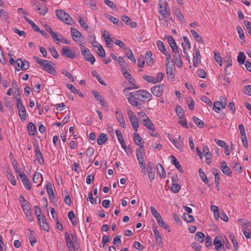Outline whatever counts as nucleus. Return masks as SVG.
I'll return each instance as SVG.
<instances>
[{"label":"nucleus","instance_id":"nucleus-61","mask_svg":"<svg viewBox=\"0 0 251 251\" xmlns=\"http://www.w3.org/2000/svg\"><path fill=\"white\" fill-rule=\"evenodd\" d=\"M183 218L184 220L187 223H191L194 221V218L189 214H183Z\"/></svg>","mask_w":251,"mask_h":251},{"label":"nucleus","instance_id":"nucleus-60","mask_svg":"<svg viewBox=\"0 0 251 251\" xmlns=\"http://www.w3.org/2000/svg\"><path fill=\"white\" fill-rule=\"evenodd\" d=\"M193 121L199 127L201 128L203 127L204 123L201 119L196 117H193Z\"/></svg>","mask_w":251,"mask_h":251},{"label":"nucleus","instance_id":"nucleus-64","mask_svg":"<svg viewBox=\"0 0 251 251\" xmlns=\"http://www.w3.org/2000/svg\"><path fill=\"white\" fill-rule=\"evenodd\" d=\"M143 78L148 82L156 83L155 76L145 75L143 76Z\"/></svg>","mask_w":251,"mask_h":251},{"label":"nucleus","instance_id":"nucleus-50","mask_svg":"<svg viewBox=\"0 0 251 251\" xmlns=\"http://www.w3.org/2000/svg\"><path fill=\"white\" fill-rule=\"evenodd\" d=\"M238 223L239 224L242 225V228L251 226V222H249L245 219H240L238 220Z\"/></svg>","mask_w":251,"mask_h":251},{"label":"nucleus","instance_id":"nucleus-1","mask_svg":"<svg viewBox=\"0 0 251 251\" xmlns=\"http://www.w3.org/2000/svg\"><path fill=\"white\" fill-rule=\"evenodd\" d=\"M124 95L127 96L128 102L133 106L140 108L142 102H148L152 99V95L145 90H139L127 94L126 90L123 91Z\"/></svg>","mask_w":251,"mask_h":251},{"label":"nucleus","instance_id":"nucleus-22","mask_svg":"<svg viewBox=\"0 0 251 251\" xmlns=\"http://www.w3.org/2000/svg\"><path fill=\"white\" fill-rule=\"evenodd\" d=\"M183 42L181 44L183 50L185 55L188 54L187 50L191 48V44L189 39L186 36L183 37Z\"/></svg>","mask_w":251,"mask_h":251},{"label":"nucleus","instance_id":"nucleus-46","mask_svg":"<svg viewBox=\"0 0 251 251\" xmlns=\"http://www.w3.org/2000/svg\"><path fill=\"white\" fill-rule=\"evenodd\" d=\"M156 221L159 226L166 230H168V231H170L169 226L165 223H164L162 217H160V218H158V219H157Z\"/></svg>","mask_w":251,"mask_h":251},{"label":"nucleus","instance_id":"nucleus-37","mask_svg":"<svg viewBox=\"0 0 251 251\" xmlns=\"http://www.w3.org/2000/svg\"><path fill=\"white\" fill-rule=\"evenodd\" d=\"M28 134L30 135H34L36 132L35 126L32 122H30L27 126Z\"/></svg>","mask_w":251,"mask_h":251},{"label":"nucleus","instance_id":"nucleus-43","mask_svg":"<svg viewBox=\"0 0 251 251\" xmlns=\"http://www.w3.org/2000/svg\"><path fill=\"white\" fill-rule=\"evenodd\" d=\"M107 140V135L105 133H101L100 134L99 137L97 140L98 144L99 145H103Z\"/></svg>","mask_w":251,"mask_h":251},{"label":"nucleus","instance_id":"nucleus-49","mask_svg":"<svg viewBox=\"0 0 251 251\" xmlns=\"http://www.w3.org/2000/svg\"><path fill=\"white\" fill-rule=\"evenodd\" d=\"M205 235L201 232H197L195 236V239L200 243H202L205 239Z\"/></svg>","mask_w":251,"mask_h":251},{"label":"nucleus","instance_id":"nucleus-40","mask_svg":"<svg viewBox=\"0 0 251 251\" xmlns=\"http://www.w3.org/2000/svg\"><path fill=\"white\" fill-rule=\"evenodd\" d=\"M171 163L180 172H183L181 166L177 159L174 156H171Z\"/></svg>","mask_w":251,"mask_h":251},{"label":"nucleus","instance_id":"nucleus-36","mask_svg":"<svg viewBox=\"0 0 251 251\" xmlns=\"http://www.w3.org/2000/svg\"><path fill=\"white\" fill-rule=\"evenodd\" d=\"M46 187V189L47 190V192L49 194V195H50V196L51 198L54 199L55 197V195L54 191L52 189V185H51V183H50V182L48 181L47 182Z\"/></svg>","mask_w":251,"mask_h":251},{"label":"nucleus","instance_id":"nucleus-21","mask_svg":"<svg viewBox=\"0 0 251 251\" xmlns=\"http://www.w3.org/2000/svg\"><path fill=\"white\" fill-rule=\"evenodd\" d=\"M20 177H21L22 182L25 188L28 190H30L31 188V184L25 174L24 173H21V174H20Z\"/></svg>","mask_w":251,"mask_h":251},{"label":"nucleus","instance_id":"nucleus-63","mask_svg":"<svg viewBox=\"0 0 251 251\" xmlns=\"http://www.w3.org/2000/svg\"><path fill=\"white\" fill-rule=\"evenodd\" d=\"M151 210L152 215L156 219V220L161 217V215L157 212L156 209L153 206L151 207Z\"/></svg>","mask_w":251,"mask_h":251},{"label":"nucleus","instance_id":"nucleus-42","mask_svg":"<svg viewBox=\"0 0 251 251\" xmlns=\"http://www.w3.org/2000/svg\"><path fill=\"white\" fill-rule=\"evenodd\" d=\"M106 18L117 26H121L122 25V23L118 19L111 15H107Z\"/></svg>","mask_w":251,"mask_h":251},{"label":"nucleus","instance_id":"nucleus-3","mask_svg":"<svg viewBox=\"0 0 251 251\" xmlns=\"http://www.w3.org/2000/svg\"><path fill=\"white\" fill-rule=\"evenodd\" d=\"M56 16L61 21L69 25H73L74 22L69 14L63 10H56L55 11Z\"/></svg>","mask_w":251,"mask_h":251},{"label":"nucleus","instance_id":"nucleus-18","mask_svg":"<svg viewBox=\"0 0 251 251\" xmlns=\"http://www.w3.org/2000/svg\"><path fill=\"white\" fill-rule=\"evenodd\" d=\"M115 117L122 127L125 128L126 127V124L122 111L119 108H117L116 109Z\"/></svg>","mask_w":251,"mask_h":251},{"label":"nucleus","instance_id":"nucleus-8","mask_svg":"<svg viewBox=\"0 0 251 251\" xmlns=\"http://www.w3.org/2000/svg\"><path fill=\"white\" fill-rule=\"evenodd\" d=\"M17 107L18 110L19 115L22 121L25 122L26 120V113L25 106L23 104L22 100L19 98L17 99Z\"/></svg>","mask_w":251,"mask_h":251},{"label":"nucleus","instance_id":"nucleus-7","mask_svg":"<svg viewBox=\"0 0 251 251\" xmlns=\"http://www.w3.org/2000/svg\"><path fill=\"white\" fill-rule=\"evenodd\" d=\"M137 159L143 173H145L146 164L144 158V149L138 148L136 150Z\"/></svg>","mask_w":251,"mask_h":251},{"label":"nucleus","instance_id":"nucleus-54","mask_svg":"<svg viewBox=\"0 0 251 251\" xmlns=\"http://www.w3.org/2000/svg\"><path fill=\"white\" fill-rule=\"evenodd\" d=\"M0 18L3 20H7L9 18L8 13L3 9H0Z\"/></svg>","mask_w":251,"mask_h":251},{"label":"nucleus","instance_id":"nucleus-58","mask_svg":"<svg viewBox=\"0 0 251 251\" xmlns=\"http://www.w3.org/2000/svg\"><path fill=\"white\" fill-rule=\"evenodd\" d=\"M246 56L243 52H240L238 55V61L239 64H243L245 63Z\"/></svg>","mask_w":251,"mask_h":251},{"label":"nucleus","instance_id":"nucleus-9","mask_svg":"<svg viewBox=\"0 0 251 251\" xmlns=\"http://www.w3.org/2000/svg\"><path fill=\"white\" fill-rule=\"evenodd\" d=\"M127 115L132 127L136 131H137L139 124L136 115L131 110H128Z\"/></svg>","mask_w":251,"mask_h":251},{"label":"nucleus","instance_id":"nucleus-59","mask_svg":"<svg viewBox=\"0 0 251 251\" xmlns=\"http://www.w3.org/2000/svg\"><path fill=\"white\" fill-rule=\"evenodd\" d=\"M36 10L38 11L41 15H45L48 12V8L45 5H44L43 8H41L38 5H36Z\"/></svg>","mask_w":251,"mask_h":251},{"label":"nucleus","instance_id":"nucleus-31","mask_svg":"<svg viewBox=\"0 0 251 251\" xmlns=\"http://www.w3.org/2000/svg\"><path fill=\"white\" fill-rule=\"evenodd\" d=\"M95 99L100 104L102 107L105 108L107 107V103L105 102L103 98L100 95V94L95 91Z\"/></svg>","mask_w":251,"mask_h":251},{"label":"nucleus","instance_id":"nucleus-51","mask_svg":"<svg viewBox=\"0 0 251 251\" xmlns=\"http://www.w3.org/2000/svg\"><path fill=\"white\" fill-rule=\"evenodd\" d=\"M148 176L150 181L151 182L155 178V169L154 168H150L148 170Z\"/></svg>","mask_w":251,"mask_h":251},{"label":"nucleus","instance_id":"nucleus-53","mask_svg":"<svg viewBox=\"0 0 251 251\" xmlns=\"http://www.w3.org/2000/svg\"><path fill=\"white\" fill-rule=\"evenodd\" d=\"M214 53L215 60L221 66L222 65V58L221 57L220 53L217 51H214Z\"/></svg>","mask_w":251,"mask_h":251},{"label":"nucleus","instance_id":"nucleus-6","mask_svg":"<svg viewBox=\"0 0 251 251\" xmlns=\"http://www.w3.org/2000/svg\"><path fill=\"white\" fill-rule=\"evenodd\" d=\"M220 100H217L214 102L213 109L217 113H219L221 111L225 109L226 105V98L225 97H221Z\"/></svg>","mask_w":251,"mask_h":251},{"label":"nucleus","instance_id":"nucleus-28","mask_svg":"<svg viewBox=\"0 0 251 251\" xmlns=\"http://www.w3.org/2000/svg\"><path fill=\"white\" fill-rule=\"evenodd\" d=\"M221 169L223 173L226 176H230L231 174V171L230 168L227 166L226 161H224L221 163Z\"/></svg>","mask_w":251,"mask_h":251},{"label":"nucleus","instance_id":"nucleus-19","mask_svg":"<svg viewBox=\"0 0 251 251\" xmlns=\"http://www.w3.org/2000/svg\"><path fill=\"white\" fill-rule=\"evenodd\" d=\"M62 54L66 57H68L71 59H74L75 58V55L71 49V48L68 46H64L62 49Z\"/></svg>","mask_w":251,"mask_h":251},{"label":"nucleus","instance_id":"nucleus-27","mask_svg":"<svg viewBox=\"0 0 251 251\" xmlns=\"http://www.w3.org/2000/svg\"><path fill=\"white\" fill-rule=\"evenodd\" d=\"M170 64H173V63L165 62L166 74L168 78H174V68L172 66H170Z\"/></svg>","mask_w":251,"mask_h":251},{"label":"nucleus","instance_id":"nucleus-45","mask_svg":"<svg viewBox=\"0 0 251 251\" xmlns=\"http://www.w3.org/2000/svg\"><path fill=\"white\" fill-rule=\"evenodd\" d=\"M176 112L179 119L184 117V111L181 106L177 105L175 109Z\"/></svg>","mask_w":251,"mask_h":251},{"label":"nucleus","instance_id":"nucleus-10","mask_svg":"<svg viewBox=\"0 0 251 251\" xmlns=\"http://www.w3.org/2000/svg\"><path fill=\"white\" fill-rule=\"evenodd\" d=\"M142 123L145 126L151 130L150 134L151 136H156V133L155 132V126L152 122L148 117L143 119L142 120Z\"/></svg>","mask_w":251,"mask_h":251},{"label":"nucleus","instance_id":"nucleus-12","mask_svg":"<svg viewBox=\"0 0 251 251\" xmlns=\"http://www.w3.org/2000/svg\"><path fill=\"white\" fill-rule=\"evenodd\" d=\"M173 63H175L177 67H178L179 68H182V60L181 59V56L180 55L178 49H176V50H173Z\"/></svg>","mask_w":251,"mask_h":251},{"label":"nucleus","instance_id":"nucleus-39","mask_svg":"<svg viewBox=\"0 0 251 251\" xmlns=\"http://www.w3.org/2000/svg\"><path fill=\"white\" fill-rule=\"evenodd\" d=\"M190 32L197 41L202 44L204 43V40L202 38V37L199 34H198L195 30L191 29L190 30Z\"/></svg>","mask_w":251,"mask_h":251},{"label":"nucleus","instance_id":"nucleus-20","mask_svg":"<svg viewBox=\"0 0 251 251\" xmlns=\"http://www.w3.org/2000/svg\"><path fill=\"white\" fill-rule=\"evenodd\" d=\"M37 219L39 222L41 227L45 230L49 231L50 230V227L47 223L46 218L44 216L37 215Z\"/></svg>","mask_w":251,"mask_h":251},{"label":"nucleus","instance_id":"nucleus-29","mask_svg":"<svg viewBox=\"0 0 251 251\" xmlns=\"http://www.w3.org/2000/svg\"><path fill=\"white\" fill-rule=\"evenodd\" d=\"M134 141L135 143L140 146L139 148H143L144 141L142 138L137 133L134 134Z\"/></svg>","mask_w":251,"mask_h":251},{"label":"nucleus","instance_id":"nucleus-41","mask_svg":"<svg viewBox=\"0 0 251 251\" xmlns=\"http://www.w3.org/2000/svg\"><path fill=\"white\" fill-rule=\"evenodd\" d=\"M25 21L28 24H29L30 25L32 26L33 30L35 31H37V32H39V31L41 30L40 29V28L39 27V26L36 25L32 20H31L30 19H29L28 18L25 17V16H24Z\"/></svg>","mask_w":251,"mask_h":251},{"label":"nucleus","instance_id":"nucleus-17","mask_svg":"<svg viewBox=\"0 0 251 251\" xmlns=\"http://www.w3.org/2000/svg\"><path fill=\"white\" fill-rule=\"evenodd\" d=\"M194 50L195 53L193 54V65L195 67H197L201 61V55L200 51L198 49L194 48Z\"/></svg>","mask_w":251,"mask_h":251},{"label":"nucleus","instance_id":"nucleus-33","mask_svg":"<svg viewBox=\"0 0 251 251\" xmlns=\"http://www.w3.org/2000/svg\"><path fill=\"white\" fill-rule=\"evenodd\" d=\"M172 184L171 187V190L174 193L178 192L180 189V185L179 184L176 183V180H175V178H172Z\"/></svg>","mask_w":251,"mask_h":251},{"label":"nucleus","instance_id":"nucleus-32","mask_svg":"<svg viewBox=\"0 0 251 251\" xmlns=\"http://www.w3.org/2000/svg\"><path fill=\"white\" fill-rule=\"evenodd\" d=\"M33 181L35 183H37L41 181V182L37 185V186L40 185L43 181V177L42 174L40 173L36 172L33 175Z\"/></svg>","mask_w":251,"mask_h":251},{"label":"nucleus","instance_id":"nucleus-52","mask_svg":"<svg viewBox=\"0 0 251 251\" xmlns=\"http://www.w3.org/2000/svg\"><path fill=\"white\" fill-rule=\"evenodd\" d=\"M86 155L89 157V161L93 162L94 160H92L91 157L94 153V149L93 148L89 147L86 150Z\"/></svg>","mask_w":251,"mask_h":251},{"label":"nucleus","instance_id":"nucleus-57","mask_svg":"<svg viewBox=\"0 0 251 251\" xmlns=\"http://www.w3.org/2000/svg\"><path fill=\"white\" fill-rule=\"evenodd\" d=\"M199 174L201 178V180L205 183H207L208 182V179L206 175L205 174L204 172L202 171V169H199Z\"/></svg>","mask_w":251,"mask_h":251},{"label":"nucleus","instance_id":"nucleus-56","mask_svg":"<svg viewBox=\"0 0 251 251\" xmlns=\"http://www.w3.org/2000/svg\"><path fill=\"white\" fill-rule=\"evenodd\" d=\"M175 15L176 18L180 21L181 23L184 22V18L179 9H176L175 11Z\"/></svg>","mask_w":251,"mask_h":251},{"label":"nucleus","instance_id":"nucleus-2","mask_svg":"<svg viewBox=\"0 0 251 251\" xmlns=\"http://www.w3.org/2000/svg\"><path fill=\"white\" fill-rule=\"evenodd\" d=\"M65 238L69 251H76L78 250L79 246L77 243L75 233H71L70 235L68 232H66L65 233Z\"/></svg>","mask_w":251,"mask_h":251},{"label":"nucleus","instance_id":"nucleus-13","mask_svg":"<svg viewBox=\"0 0 251 251\" xmlns=\"http://www.w3.org/2000/svg\"><path fill=\"white\" fill-rule=\"evenodd\" d=\"M121 71L123 73V75L124 77L129 82V83L130 84H131L132 86H134L133 88H128L126 89L125 90H126V89L131 90V89H133L138 88V87L135 86V80L132 77L131 75L127 72V70L125 69Z\"/></svg>","mask_w":251,"mask_h":251},{"label":"nucleus","instance_id":"nucleus-24","mask_svg":"<svg viewBox=\"0 0 251 251\" xmlns=\"http://www.w3.org/2000/svg\"><path fill=\"white\" fill-rule=\"evenodd\" d=\"M71 33L73 40L75 41H79L82 37L81 33L76 29L71 27Z\"/></svg>","mask_w":251,"mask_h":251},{"label":"nucleus","instance_id":"nucleus-15","mask_svg":"<svg viewBox=\"0 0 251 251\" xmlns=\"http://www.w3.org/2000/svg\"><path fill=\"white\" fill-rule=\"evenodd\" d=\"M43 67V69L52 75H55L56 72L55 69L51 66L50 61L45 60L43 64H41Z\"/></svg>","mask_w":251,"mask_h":251},{"label":"nucleus","instance_id":"nucleus-62","mask_svg":"<svg viewBox=\"0 0 251 251\" xmlns=\"http://www.w3.org/2000/svg\"><path fill=\"white\" fill-rule=\"evenodd\" d=\"M126 55L132 62L134 63L136 62L134 54L130 49L126 52Z\"/></svg>","mask_w":251,"mask_h":251},{"label":"nucleus","instance_id":"nucleus-48","mask_svg":"<svg viewBox=\"0 0 251 251\" xmlns=\"http://www.w3.org/2000/svg\"><path fill=\"white\" fill-rule=\"evenodd\" d=\"M117 61L119 62L120 66L121 71L126 69L127 64L126 61L124 59L123 57L120 56L118 58Z\"/></svg>","mask_w":251,"mask_h":251},{"label":"nucleus","instance_id":"nucleus-23","mask_svg":"<svg viewBox=\"0 0 251 251\" xmlns=\"http://www.w3.org/2000/svg\"><path fill=\"white\" fill-rule=\"evenodd\" d=\"M203 153L206 158V163L209 165L211 163V154L208 147L204 146L202 148Z\"/></svg>","mask_w":251,"mask_h":251},{"label":"nucleus","instance_id":"nucleus-25","mask_svg":"<svg viewBox=\"0 0 251 251\" xmlns=\"http://www.w3.org/2000/svg\"><path fill=\"white\" fill-rule=\"evenodd\" d=\"M122 20L126 25H129L132 28H135L137 25V23L132 22L131 19L127 16L123 15L122 17Z\"/></svg>","mask_w":251,"mask_h":251},{"label":"nucleus","instance_id":"nucleus-35","mask_svg":"<svg viewBox=\"0 0 251 251\" xmlns=\"http://www.w3.org/2000/svg\"><path fill=\"white\" fill-rule=\"evenodd\" d=\"M95 48L97 49V53L101 57L105 56V50L100 44L98 43L97 45H95Z\"/></svg>","mask_w":251,"mask_h":251},{"label":"nucleus","instance_id":"nucleus-47","mask_svg":"<svg viewBox=\"0 0 251 251\" xmlns=\"http://www.w3.org/2000/svg\"><path fill=\"white\" fill-rule=\"evenodd\" d=\"M21 204L24 212L31 210L28 202L23 198V200H21Z\"/></svg>","mask_w":251,"mask_h":251},{"label":"nucleus","instance_id":"nucleus-44","mask_svg":"<svg viewBox=\"0 0 251 251\" xmlns=\"http://www.w3.org/2000/svg\"><path fill=\"white\" fill-rule=\"evenodd\" d=\"M168 42L170 46H171L172 51L174 50H176V49H178L177 46L176 45V44L174 38L173 36H169L168 38Z\"/></svg>","mask_w":251,"mask_h":251},{"label":"nucleus","instance_id":"nucleus-4","mask_svg":"<svg viewBox=\"0 0 251 251\" xmlns=\"http://www.w3.org/2000/svg\"><path fill=\"white\" fill-rule=\"evenodd\" d=\"M170 141L173 143L175 147L180 151H183L184 148L183 140L180 135H178L176 137L171 135H168Z\"/></svg>","mask_w":251,"mask_h":251},{"label":"nucleus","instance_id":"nucleus-26","mask_svg":"<svg viewBox=\"0 0 251 251\" xmlns=\"http://www.w3.org/2000/svg\"><path fill=\"white\" fill-rule=\"evenodd\" d=\"M214 244L215 245V249L220 251L224 247V241L221 237L217 236L214 240Z\"/></svg>","mask_w":251,"mask_h":251},{"label":"nucleus","instance_id":"nucleus-30","mask_svg":"<svg viewBox=\"0 0 251 251\" xmlns=\"http://www.w3.org/2000/svg\"><path fill=\"white\" fill-rule=\"evenodd\" d=\"M165 56L166 61L165 62L169 63H173L174 61L173 58H172L170 51L169 49H167L165 48L162 51H161Z\"/></svg>","mask_w":251,"mask_h":251},{"label":"nucleus","instance_id":"nucleus-55","mask_svg":"<svg viewBox=\"0 0 251 251\" xmlns=\"http://www.w3.org/2000/svg\"><path fill=\"white\" fill-rule=\"evenodd\" d=\"M249 227H243L242 228V231L247 239H250L251 237V231Z\"/></svg>","mask_w":251,"mask_h":251},{"label":"nucleus","instance_id":"nucleus-11","mask_svg":"<svg viewBox=\"0 0 251 251\" xmlns=\"http://www.w3.org/2000/svg\"><path fill=\"white\" fill-rule=\"evenodd\" d=\"M165 89V85L164 84H160L158 85L152 87L151 88V92L153 95L156 97H160L162 95Z\"/></svg>","mask_w":251,"mask_h":251},{"label":"nucleus","instance_id":"nucleus-5","mask_svg":"<svg viewBox=\"0 0 251 251\" xmlns=\"http://www.w3.org/2000/svg\"><path fill=\"white\" fill-rule=\"evenodd\" d=\"M158 11L163 18H166L170 15L168 4L165 0H161L159 1Z\"/></svg>","mask_w":251,"mask_h":251},{"label":"nucleus","instance_id":"nucleus-16","mask_svg":"<svg viewBox=\"0 0 251 251\" xmlns=\"http://www.w3.org/2000/svg\"><path fill=\"white\" fill-rule=\"evenodd\" d=\"M34 150L36 156V159L34 161L37 160L40 165H43L44 163V159L39 146L38 145H34Z\"/></svg>","mask_w":251,"mask_h":251},{"label":"nucleus","instance_id":"nucleus-34","mask_svg":"<svg viewBox=\"0 0 251 251\" xmlns=\"http://www.w3.org/2000/svg\"><path fill=\"white\" fill-rule=\"evenodd\" d=\"M157 174L161 178H164L166 176V172L163 166L160 164L157 165Z\"/></svg>","mask_w":251,"mask_h":251},{"label":"nucleus","instance_id":"nucleus-14","mask_svg":"<svg viewBox=\"0 0 251 251\" xmlns=\"http://www.w3.org/2000/svg\"><path fill=\"white\" fill-rule=\"evenodd\" d=\"M81 50L83 55L84 56L85 59L88 61H90L92 64H94V57L91 53L90 51L85 48L84 46H82L81 48Z\"/></svg>","mask_w":251,"mask_h":251},{"label":"nucleus","instance_id":"nucleus-38","mask_svg":"<svg viewBox=\"0 0 251 251\" xmlns=\"http://www.w3.org/2000/svg\"><path fill=\"white\" fill-rule=\"evenodd\" d=\"M102 36L104 38V41L107 47H109L111 44L112 40L110 36L109 33L108 32L104 30L102 32Z\"/></svg>","mask_w":251,"mask_h":251}]
</instances>
